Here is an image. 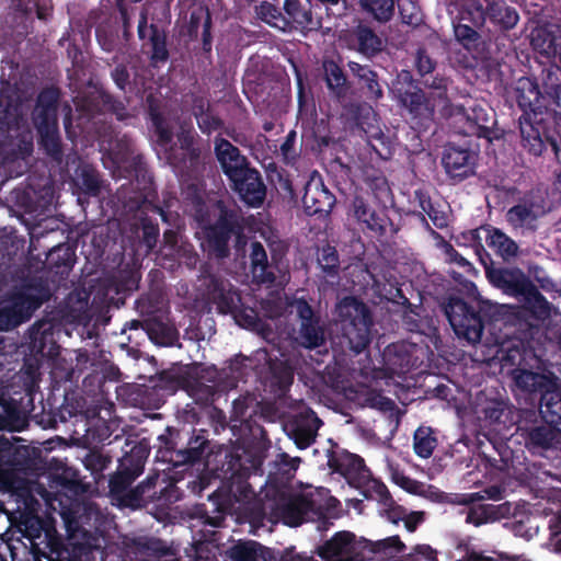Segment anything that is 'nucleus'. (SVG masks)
<instances>
[{
    "mask_svg": "<svg viewBox=\"0 0 561 561\" xmlns=\"http://www.w3.org/2000/svg\"><path fill=\"white\" fill-rule=\"evenodd\" d=\"M236 460L230 465L234 472L228 492L222 500L225 510L239 520L250 523L264 518L282 520L288 526H299L305 522L322 518L335 502L324 488H307L293 492L284 485H276L270 478L264 490L255 493L248 482L260 470V462L254 459L251 467H243Z\"/></svg>",
    "mask_w": 561,
    "mask_h": 561,
    "instance_id": "1",
    "label": "nucleus"
},
{
    "mask_svg": "<svg viewBox=\"0 0 561 561\" xmlns=\"http://www.w3.org/2000/svg\"><path fill=\"white\" fill-rule=\"evenodd\" d=\"M404 545L398 536L370 541L356 539L350 531L336 533L320 548V558L300 556V561H374L391 558L401 552Z\"/></svg>",
    "mask_w": 561,
    "mask_h": 561,
    "instance_id": "2",
    "label": "nucleus"
},
{
    "mask_svg": "<svg viewBox=\"0 0 561 561\" xmlns=\"http://www.w3.org/2000/svg\"><path fill=\"white\" fill-rule=\"evenodd\" d=\"M514 99L523 111L519 117V130L523 147L534 156H540L545 149L542 112L545 94L537 82L528 77L519 78L514 87Z\"/></svg>",
    "mask_w": 561,
    "mask_h": 561,
    "instance_id": "3",
    "label": "nucleus"
},
{
    "mask_svg": "<svg viewBox=\"0 0 561 561\" xmlns=\"http://www.w3.org/2000/svg\"><path fill=\"white\" fill-rule=\"evenodd\" d=\"M486 275L493 286L502 289L504 294L517 298L534 319L545 321L551 317L552 305L522 271L494 268L488 270Z\"/></svg>",
    "mask_w": 561,
    "mask_h": 561,
    "instance_id": "4",
    "label": "nucleus"
},
{
    "mask_svg": "<svg viewBox=\"0 0 561 561\" xmlns=\"http://www.w3.org/2000/svg\"><path fill=\"white\" fill-rule=\"evenodd\" d=\"M191 211L198 226L196 236L203 249L217 257L227 256L232 226L224 209L219 205L209 207L197 199Z\"/></svg>",
    "mask_w": 561,
    "mask_h": 561,
    "instance_id": "5",
    "label": "nucleus"
},
{
    "mask_svg": "<svg viewBox=\"0 0 561 561\" xmlns=\"http://www.w3.org/2000/svg\"><path fill=\"white\" fill-rule=\"evenodd\" d=\"M247 362L249 358L236 356L221 373L214 366L205 368L202 379L209 383L196 381L190 387V394L199 404L214 402L220 392L234 388L245 377Z\"/></svg>",
    "mask_w": 561,
    "mask_h": 561,
    "instance_id": "6",
    "label": "nucleus"
},
{
    "mask_svg": "<svg viewBox=\"0 0 561 561\" xmlns=\"http://www.w3.org/2000/svg\"><path fill=\"white\" fill-rule=\"evenodd\" d=\"M59 93L54 88L43 90L36 102L33 122L39 135V144L55 161H61V145L57 123Z\"/></svg>",
    "mask_w": 561,
    "mask_h": 561,
    "instance_id": "7",
    "label": "nucleus"
},
{
    "mask_svg": "<svg viewBox=\"0 0 561 561\" xmlns=\"http://www.w3.org/2000/svg\"><path fill=\"white\" fill-rule=\"evenodd\" d=\"M336 313L351 350L357 354L364 351L373 325L368 307L355 297H345L336 305Z\"/></svg>",
    "mask_w": 561,
    "mask_h": 561,
    "instance_id": "8",
    "label": "nucleus"
},
{
    "mask_svg": "<svg viewBox=\"0 0 561 561\" xmlns=\"http://www.w3.org/2000/svg\"><path fill=\"white\" fill-rule=\"evenodd\" d=\"M101 150L104 151L102 156L103 164L111 171L113 178L145 176L146 168L142 157L135 152L134 144L126 135L116 138L114 142L108 145V148L102 141Z\"/></svg>",
    "mask_w": 561,
    "mask_h": 561,
    "instance_id": "9",
    "label": "nucleus"
},
{
    "mask_svg": "<svg viewBox=\"0 0 561 561\" xmlns=\"http://www.w3.org/2000/svg\"><path fill=\"white\" fill-rule=\"evenodd\" d=\"M43 304V296L32 287L10 291L0 301V331H9L26 322Z\"/></svg>",
    "mask_w": 561,
    "mask_h": 561,
    "instance_id": "10",
    "label": "nucleus"
},
{
    "mask_svg": "<svg viewBox=\"0 0 561 561\" xmlns=\"http://www.w3.org/2000/svg\"><path fill=\"white\" fill-rule=\"evenodd\" d=\"M443 114L458 125V133L468 136L486 137L490 116L486 110L471 98L461 104H446Z\"/></svg>",
    "mask_w": 561,
    "mask_h": 561,
    "instance_id": "11",
    "label": "nucleus"
},
{
    "mask_svg": "<svg viewBox=\"0 0 561 561\" xmlns=\"http://www.w3.org/2000/svg\"><path fill=\"white\" fill-rule=\"evenodd\" d=\"M444 311L458 337L470 344L480 342L483 332L482 319L466 301L458 297H450Z\"/></svg>",
    "mask_w": 561,
    "mask_h": 561,
    "instance_id": "12",
    "label": "nucleus"
},
{
    "mask_svg": "<svg viewBox=\"0 0 561 561\" xmlns=\"http://www.w3.org/2000/svg\"><path fill=\"white\" fill-rule=\"evenodd\" d=\"M547 201L539 190L525 194L516 205L506 213V221L514 230L522 233L537 229L538 220L548 213Z\"/></svg>",
    "mask_w": 561,
    "mask_h": 561,
    "instance_id": "13",
    "label": "nucleus"
},
{
    "mask_svg": "<svg viewBox=\"0 0 561 561\" xmlns=\"http://www.w3.org/2000/svg\"><path fill=\"white\" fill-rule=\"evenodd\" d=\"M291 313H296L300 321L297 336L298 343L306 348L321 346L324 339V330L320 325V318L314 313L312 307L305 298L294 297L287 301Z\"/></svg>",
    "mask_w": 561,
    "mask_h": 561,
    "instance_id": "14",
    "label": "nucleus"
},
{
    "mask_svg": "<svg viewBox=\"0 0 561 561\" xmlns=\"http://www.w3.org/2000/svg\"><path fill=\"white\" fill-rule=\"evenodd\" d=\"M424 350L416 343L398 342L390 344L383 352L387 368L397 375H404L423 363Z\"/></svg>",
    "mask_w": 561,
    "mask_h": 561,
    "instance_id": "15",
    "label": "nucleus"
},
{
    "mask_svg": "<svg viewBox=\"0 0 561 561\" xmlns=\"http://www.w3.org/2000/svg\"><path fill=\"white\" fill-rule=\"evenodd\" d=\"M530 43L535 51L561 69V25L549 23L533 30Z\"/></svg>",
    "mask_w": 561,
    "mask_h": 561,
    "instance_id": "16",
    "label": "nucleus"
},
{
    "mask_svg": "<svg viewBox=\"0 0 561 561\" xmlns=\"http://www.w3.org/2000/svg\"><path fill=\"white\" fill-rule=\"evenodd\" d=\"M477 159L478 154L473 150L447 146L443 153L442 164L450 180L460 182L474 175Z\"/></svg>",
    "mask_w": 561,
    "mask_h": 561,
    "instance_id": "17",
    "label": "nucleus"
},
{
    "mask_svg": "<svg viewBox=\"0 0 561 561\" xmlns=\"http://www.w3.org/2000/svg\"><path fill=\"white\" fill-rule=\"evenodd\" d=\"M202 286H205V298L215 304L220 312H233L241 299L233 286L214 275L203 276Z\"/></svg>",
    "mask_w": 561,
    "mask_h": 561,
    "instance_id": "18",
    "label": "nucleus"
},
{
    "mask_svg": "<svg viewBox=\"0 0 561 561\" xmlns=\"http://www.w3.org/2000/svg\"><path fill=\"white\" fill-rule=\"evenodd\" d=\"M230 181L233 190L248 206L257 208L263 205L266 197V186L259 171L249 168Z\"/></svg>",
    "mask_w": 561,
    "mask_h": 561,
    "instance_id": "19",
    "label": "nucleus"
},
{
    "mask_svg": "<svg viewBox=\"0 0 561 561\" xmlns=\"http://www.w3.org/2000/svg\"><path fill=\"white\" fill-rule=\"evenodd\" d=\"M302 204L308 215H328L335 204V197L320 178L312 176L305 186Z\"/></svg>",
    "mask_w": 561,
    "mask_h": 561,
    "instance_id": "20",
    "label": "nucleus"
},
{
    "mask_svg": "<svg viewBox=\"0 0 561 561\" xmlns=\"http://www.w3.org/2000/svg\"><path fill=\"white\" fill-rule=\"evenodd\" d=\"M73 102L76 114H72L70 111L65 117V128L69 137L77 136L75 128H78L80 134L90 133L91 128L89 125H95L98 123L95 119L99 106L94 99L76 96Z\"/></svg>",
    "mask_w": 561,
    "mask_h": 561,
    "instance_id": "21",
    "label": "nucleus"
},
{
    "mask_svg": "<svg viewBox=\"0 0 561 561\" xmlns=\"http://www.w3.org/2000/svg\"><path fill=\"white\" fill-rule=\"evenodd\" d=\"M321 425L322 421L317 414L310 409H305L296 415L289 436L299 449H305L313 444Z\"/></svg>",
    "mask_w": 561,
    "mask_h": 561,
    "instance_id": "22",
    "label": "nucleus"
},
{
    "mask_svg": "<svg viewBox=\"0 0 561 561\" xmlns=\"http://www.w3.org/2000/svg\"><path fill=\"white\" fill-rule=\"evenodd\" d=\"M215 153L229 180L239 176L241 172L250 168L247 158L240 153V150L224 138L215 140Z\"/></svg>",
    "mask_w": 561,
    "mask_h": 561,
    "instance_id": "23",
    "label": "nucleus"
},
{
    "mask_svg": "<svg viewBox=\"0 0 561 561\" xmlns=\"http://www.w3.org/2000/svg\"><path fill=\"white\" fill-rule=\"evenodd\" d=\"M481 233H484L486 244L493 249L503 260L507 261L517 255V243L502 230L492 226H485L469 232L472 241L480 240Z\"/></svg>",
    "mask_w": 561,
    "mask_h": 561,
    "instance_id": "24",
    "label": "nucleus"
},
{
    "mask_svg": "<svg viewBox=\"0 0 561 561\" xmlns=\"http://www.w3.org/2000/svg\"><path fill=\"white\" fill-rule=\"evenodd\" d=\"M179 149H172L169 160L175 167L183 164L184 168L193 169L198 163L199 149L195 147V134L191 126L182 125L178 134Z\"/></svg>",
    "mask_w": 561,
    "mask_h": 561,
    "instance_id": "25",
    "label": "nucleus"
},
{
    "mask_svg": "<svg viewBox=\"0 0 561 561\" xmlns=\"http://www.w3.org/2000/svg\"><path fill=\"white\" fill-rule=\"evenodd\" d=\"M542 89L546 101L543 110L553 112L561 119V69L548 67L542 70Z\"/></svg>",
    "mask_w": 561,
    "mask_h": 561,
    "instance_id": "26",
    "label": "nucleus"
},
{
    "mask_svg": "<svg viewBox=\"0 0 561 561\" xmlns=\"http://www.w3.org/2000/svg\"><path fill=\"white\" fill-rule=\"evenodd\" d=\"M408 489L411 492L417 493L423 495L424 497L436 502V503H450V504H457V505H470L473 504V502L477 499H482L479 493H467V494H457V493H450L447 494L445 492H442L439 489L433 486V485H426L423 483H417L415 481H409Z\"/></svg>",
    "mask_w": 561,
    "mask_h": 561,
    "instance_id": "27",
    "label": "nucleus"
},
{
    "mask_svg": "<svg viewBox=\"0 0 561 561\" xmlns=\"http://www.w3.org/2000/svg\"><path fill=\"white\" fill-rule=\"evenodd\" d=\"M163 249L167 250L165 255L173 259L184 260V263L190 268H194L198 262V256L194 252L193 245L182 239V236L169 229L163 234Z\"/></svg>",
    "mask_w": 561,
    "mask_h": 561,
    "instance_id": "28",
    "label": "nucleus"
},
{
    "mask_svg": "<svg viewBox=\"0 0 561 561\" xmlns=\"http://www.w3.org/2000/svg\"><path fill=\"white\" fill-rule=\"evenodd\" d=\"M54 323L50 320L42 319L34 323L28 330V339L32 351L45 354L47 344H50L47 354L49 356L58 355V346L54 343Z\"/></svg>",
    "mask_w": 561,
    "mask_h": 561,
    "instance_id": "29",
    "label": "nucleus"
},
{
    "mask_svg": "<svg viewBox=\"0 0 561 561\" xmlns=\"http://www.w3.org/2000/svg\"><path fill=\"white\" fill-rule=\"evenodd\" d=\"M486 3V19L502 30L513 28L519 15L515 8L511 7L505 0H484Z\"/></svg>",
    "mask_w": 561,
    "mask_h": 561,
    "instance_id": "30",
    "label": "nucleus"
},
{
    "mask_svg": "<svg viewBox=\"0 0 561 561\" xmlns=\"http://www.w3.org/2000/svg\"><path fill=\"white\" fill-rule=\"evenodd\" d=\"M73 187L83 194L96 196L101 190V181L96 170L82 161H79L78 167L72 178Z\"/></svg>",
    "mask_w": 561,
    "mask_h": 561,
    "instance_id": "31",
    "label": "nucleus"
},
{
    "mask_svg": "<svg viewBox=\"0 0 561 561\" xmlns=\"http://www.w3.org/2000/svg\"><path fill=\"white\" fill-rule=\"evenodd\" d=\"M227 553L229 561H272L270 550L255 541L239 542Z\"/></svg>",
    "mask_w": 561,
    "mask_h": 561,
    "instance_id": "32",
    "label": "nucleus"
},
{
    "mask_svg": "<svg viewBox=\"0 0 561 561\" xmlns=\"http://www.w3.org/2000/svg\"><path fill=\"white\" fill-rule=\"evenodd\" d=\"M348 68L354 76H356L365 89V94L368 100L378 101L382 98L383 91L378 81V76L369 67L363 66L355 61L348 62Z\"/></svg>",
    "mask_w": 561,
    "mask_h": 561,
    "instance_id": "33",
    "label": "nucleus"
},
{
    "mask_svg": "<svg viewBox=\"0 0 561 561\" xmlns=\"http://www.w3.org/2000/svg\"><path fill=\"white\" fill-rule=\"evenodd\" d=\"M251 268L253 278L259 283H273L275 280L274 274L268 271L267 254L260 242L251 243Z\"/></svg>",
    "mask_w": 561,
    "mask_h": 561,
    "instance_id": "34",
    "label": "nucleus"
},
{
    "mask_svg": "<svg viewBox=\"0 0 561 561\" xmlns=\"http://www.w3.org/2000/svg\"><path fill=\"white\" fill-rule=\"evenodd\" d=\"M331 461L335 470L351 479L364 478L367 471L364 460L359 456L347 451L342 453Z\"/></svg>",
    "mask_w": 561,
    "mask_h": 561,
    "instance_id": "35",
    "label": "nucleus"
},
{
    "mask_svg": "<svg viewBox=\"0 0 561 561\" xmlns=\"http://www.w3.org/2000/svg\"><path fill=\"white\" fill-rule=\"evenodd\" d=\"M540 413L547 423L561 426V390H547L541 396Z\"/></svg>",
    "mask_w": 561,
    "mask_h": 561,
    "instance_id": "36",
    "label": "nucleus"
},
{
    "mask_svg": "<svg viewBox=\"0 0 561 561\" xmlns=\"http://www.w3.org/2000/svg\"><path fill=\"white\" fill-rule=\"evenodd\" d=\"M323 70L328 89L339 100L345 98L348 88L346 85V78L340 66L333 60H325L323 62Z\"/></svg>",
    "mask_w": 561,
    "mask_h": 561,
    "instance_id": "37",
    "label": "nucleus"
},
{
    "mask_svg": "<svg viewBox=\"0 0 561 561\" xmlns=\"http://www.w3.org/2000/svg\"><path fill=\"white\" fill-rule=\"evenodd\" d=\"M459 19L468 21L474 27H481L486 21V3L482 0H458Z\"/></svg>",
    "mask_w": 561,
    "mask_h": 561,
    "instance_id": "38",
    "label": "nucleus"
},
{
    "mask_svg": "<svg viewBox=\"0 0 561 561\" xmlns=\"http://www.w3.org/2000/svg\"><path fill=\"white\" fill-rule=\"evenodd\" d=\"M355 217L373 231H382L383 219L364 201L363 197H355L353 201Z\"/></svg>",
    "mask_w": 561,
    "mask_h": 561,
    "instance_id": "39",
    "label": "nucleus"
},
{
    "mask_svg": "<svg viewBox=\"0 0 561 561\" xmlns=\"http://www.w3.org/2000/svg\"><path fill=\"white\" fill-rule=\"evenodd\" d=\"M256 13L262 21L277 30L284 32L290 30L289 20L285 15H283L280 10L272 2L263 1L256 8Z\"/></svg>",
    "mask_w": 561,
    "mask_h": 561,
    "instance_id": "40",
    "label": "nucleus"
},
{
    "mask_svg": "<svg viewBox=\"0 0 561 561\" xmlns=\"http://www.w3.org/2000/svg\"><path fill=\"white\" fill-rule=\"evenodd\" d=\"M358 4L378 22H388L394 12L393 0H358Z\"/></svg>",
    "mask_w": 561,
    "mask_h": 561,
    "instance_id": "41",
    "label": "nucleus"
},
{
    "mask_svg": "<svg viewBox=\"0 0 561 561\" xmlns=\"http://www.w3.org/2000/svg\"><path fill=\"white\" fill-rule=\"evenodd\" d=\"M559 442L560 433L553 425L538 426L529 433V444L533 448L548 449Z\"/></svg>",
    "mask_w": 561,
    "mask_h": 561,
    "instance_id": "42",
    "label": "nucleus"
},
{
    "mask_svg": "<svg viewBox=\"0 0 561 561\" xmlns=\"http://www.w3.org/2000/svg\"><path fill=\"white\" fill-rule=\"evenodd\" d=\"M197 125L203 133L210 134L220 126V121L209 112V105L203 99H196L193 106Z\"/></svg>",
    "mask_w": 561,
    "mask_h": 561,
    "instance_id": "43",
    "label": "nucleus"
},
{
    "mask_svg": "<svg viewBox=\"0 0 561 561\" xmlns=\"http://www.w3.org/2000/svg\"><path fill=\"white\" fill-rule=\"evenodd\" d=\"M47 260L50 265L61 268V271H57V273L64 274L72 267L75 253L69 245L60 244L49 251Z\"/></svg>",
    "mask_w": 561,
    "mask_h": 561,
    "instance_id": "44",
    "label": "nucleus"
},
{
    "mask_svg": "<svg viewBox=\"0 0 561 561\" xmlns=\"http://www.w3.org/2000/svg\"><path fill=\"white\" fill-rule=\"evenodd\" d=\"M358 49L362 54L373 56L381 50L382 42L378 35L366 26H359L356 31Z\"/></svg>",
    "mask_w": 561,
    "mask_h": 561,
    "instance_id": "45",
    "label": "nucleus"
},
{
    "mask_svg": "<svg viewBox=\"0 0 561 561\" xmlns=\"http://www.w3.org/2000/svg\"><path fill=\"white\" fill-rule=\"evenodd\" d=\"M284 10L290 23L294 22L301 28H307L312 25L311 12L302 8L298 0H286Z\"/></svg>",
    "mask_w": 561,
    "mask_h": 561,
    "instance_id": "46",
    "label": "nucleus"
},
{
    "mask_svg": "<svg viewBox=\"0 0 561 561\" xmlns=\"http://www.w3.org/2000/svg\"><path fill=\"white\" fill-rule=\"evenodd\" d=\"M436 444V438L430 427H420L416 430L414 434V450L417 456L428 458L433 454Z\"/></svg>",
    "mask_w": 561,
    "mask_h": 561,
    "instance_id": "47",
    "label": "nucleus"
},
{
    "mask_svg": "<svg viewBox=\"0 0 561 561\" xmlns=\"http://www.w3.org/2000/svg\"><path fill=\"white\" fill-rule=\"evenodd\" d=\"M495 516L496 508L494 505L478 504L469 507L466 516V522L474 526H480L484 523H488L491 519H494Z\"/></svg>",
    "mask_w": 561,
    "mask_h": 561,
    "instance_id": "48",
    "label": "nucleus"
},
{
    "mask_svg": "<svg viewBox=\"0 0 561 561\" xmlns=\"http://www.w3.org/2000/svg\"><path fill=\"white\" fill-rule=\"evenodd\" d=\"M514 380L516 386L522 390L535 392L542 388L545 377L529 370H516L514 374Z\"/></svg>",
    "mask_w": 561,
    "mask_h": 561,
    "instance_id": "49",
    "label": "nucleus"
},
{
    "mask_svg": "<svg viewBox=\"0 0 561 561\" xmlns=\"http://www.w3.org/2000/svg\"><path fill=\"white\" fill-rule=\"evenodd\" d=\"M477 27L469 26L461 21L454 24V33L456 39L468 50L478 45L480 35L476 31Z\"/></svg>",
    "mask_w": 561,
    "mask_h": 561,
    "instance_id": "50",
    "label": "nucleus"
},
{
    "mask_svg": "<svg viewBox=\"0 0 561 561\" xmlns=\"http://www.w3.org/2000/svg\"><path fill=\"white\" fill-rule=\"evenodd\" d=\"M150 43L152 48L151 59L153 62H164L169 57L167 49L165 37L162 35L157 26L150 27Z\"/></svg>",
    "mask_w": 561,
    "mask_h": 561,
    "instance_id": "51",
    "label": "nucleus"
},
{
    "mask_svg": "<svg viewBox=\"0 0 561 561\" xmlns=\"http://www.w3.org/2000/svg\"><path fill=\"white\" fill-rule=\"evenodd\" d=\"M399 98L401 103L409 107L411 113H415L417 115L422 114L423 111L431 113L428 104L425 102L424 94L421 91H407L404 93L399 91Z\"/></svg>",
    "mask_w": 561,
    "mask_h": 561,
    "instance_id": "52",
    "label": "nucleus"
},
{
    "mask_svg": "<svg viewBox=\"0 0 561 561\" xmlns=\"http://www.w3.org/2000/svg\"><path fill=\"white\" fill-rule=\"evenodd\" d=\"M398 8L403 23L419 25L422 22V13L414 0H398Z\"/></svg>",
    "mask_w": 561,
    "mask_h": 561,
    "instance_id": "53",
    "label": "nucleus"
},
{
    "mask_svg": "<svg viewBox=\"0 0 561 561\" xmlns=\"http://www.w3.org/2000/svg\"><path fill=\"white\" fill-rule=\"evenodd\" d=\"M368 145L381 158L390 153V140L379 128L366 131Z\"/></svg>",
    "mask_w": 561,
    "mask_h": 561,
    "instance_id": "54",
    "label": "nucleus"
},
{
    "mask_svg": "<svg viewBox=\"0 0 561 561\" xmlns=\"http://www.w3.org/2000/svg\"><path fill=\"white\" fill-rule=\"evenodd\" d=\"M300 461L301 459L299 457H290L286 453H280L277 455L274 463L282 479H289L298 469Z\"/></svg>",
    "mask_w": 561,
    "mask_h": 561,
    "instance_id": "55",
    "label": "nucleus"
},
{
    "mask_svg": "<svg viewBox=\"0 0 561 561\" xmlns=\"http://www.w3.org/2000/svg\"><path fill=\"white\" fill-rule=\"evenodd\" d=\"M363 405L369 407L382 412L392 411L396 408V403L382 396L381 393L374 391V390H367L363 398Z\"/></svg>",
    "mask_w": 561,
    "mask_h": 561,
    "instance_id": "56",
    "label": "nucleus"
},
{
    "mask_svg": "<svg viewBox=\"0 0 561 561\" xmlns=\"http://www.w3.org/2000/svg\"><path fill=\"white\" fill-rule=\"evenodd\" d=\"M236 321L243 328H247L249 330L253 331H262L263 336L266 340H270V336L264 331V325L260 318L257 317V313L253 309H245L243 311H240L236 316Z\"/></svg>",
    "mask_w": 561,
    "mask_h": 561,
    "instance_id": "57",
    "label": "nucleus"
},
{
    "mask_svg": "<svg viewBox=\"0 0 561 561\" xmlns=\"http://www.w3.org/2000/svg\"><path fill=\"white\" fill-rule=\"evenodd\" d=\"M150 117L160 145L167 149V146L172 140L171 128L164 122L163 117L153 108L150 110Z\"/></svg>",
    "mask_w": 561,
    "mask_h": 561,
    "instance_id": "58",
    "label": "nucleus"
},
{
    "mask_svg": "<svg viewBox=\"0 0 561 561\" xmlns=\"http://www.w3.org/2000/svg\"><path fill=\"white\" fill-rule=\"evenodd\" d=\"M16 7L24 13L36 12L37 18L46 20L51 11L50 2H41V0H15Z\"/></svg>",
    "mask_w": 561,
    "mask_h": 561,
    "instance_id": "59",
    "label": "nucleus"
},
{
    "mask_svg": "<svg viewBox=\"0 0 561 561\" xmlns=\"http://www.w3.org/2000/svg\"><path fill=\"white\" fill-rule=\"evenodd\" d=\"M319 265L322 271L329 275L334 276L339 268V256L334 248L325 247L322 249L318 259Z\"/></svg>",
    "mask_w": 561,
    "mask_h": 561,
    "instance_id": "60",
    "label": "nucleus"
},
{
    "mask_svg": "<svg viewBox=\"0 0 561 561\" xmlns=\"http://www.w3.org/2000/svg\"><path fill=\"white\" fill-rule=\"evenodd\" d=\"M158 481V476H149L145 481L136 486L135 490L131 491L133 499L137 504L141 502H147L156 495V491L153 488Z\"/></svg>",
    "mask_w": 561,
    "mask_h": 561,
    "instance_id": "61",
    "label": "nucleus"
},
{
    "mask_svg": "<svg viewBox=\"0 0 561 561\" xmlns=\"http://www.w3.org/2000/svg\"><path fill=\"white\" fill-rule=\"evenodd\" d=\"M275 383L278 387L279 394H284L294 380V370L288 365H282L279 368H273Z\"/></svg>",
    "mask_w": 561,
    "mask_h": 561,
    "instance_id": "62",
    "label": "nucleus"
},
{
    "mask_svg": "<svg viewBox=\"0 0 561 561\" xmlns=\"http://www.w3.org/2000/svg\"><path fill=\"white\" fill-rule=\"evenodd\" d=\"M255 402V398L247 393L244 396H240L239 398L234 399L232 402V412H231V419L232 421H242L247 416L248 409L253 405Z\"/></svg>",
    "mask_w": 561,
    "mask_h": 561,
    "instance_id": "63",
    "label": "nucleus"
},
{
    "mask_svg": "<svg viewBox=\"0 0 561 561\" xmlns=\"http://www.w3.org/2000/svg\"><path fill=\"white\" fill-rule=\"evenodd\" d=\"M33 151V138L30 131L21 135L18 149L13 152L14 160H25Z\"/></svg>",
    "mask_w": 561,
    "mask_h": 561,
    "instance_id": "64",
    "label": "nucleus"
}]
</instances>
